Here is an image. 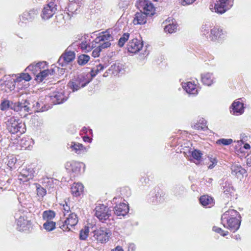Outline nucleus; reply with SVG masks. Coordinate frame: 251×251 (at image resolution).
Masks as SVG:
<instances>
[{
	"instance_id": "nucleus-1",
	"label": "nucleus",
	"mask_w": 251,
	"mask_h": 251,
	"mask_svg": "<svg viewBox=\"0 0 251 251\" xmlns=\"http://www.w3.org/2000/svg\"><path fill=\"white\" fill-rule=\"evenodd\" d=\"M240 219L241 216L237 211L229 209L222 215L221 223L225 227L234 232L240 227Z\"/></svg>"
},
{
	"instance_id": "nucleus-2",
	"label": "nucleus",
	"mask_w": 251,
	"mask_h": 251,
	"mask_svg": "<svg viewBox=\"0 0 251 251\" xmlns=\"http://www.w3.org/2000/svg\"><path fill=\"white\" fill-rule=\"evenodd\" d=\"M91 81L90 75L89 74L82 73L74 76L68 83V87L75 92L81 88L85 87Z\"/></svg>"
},
{
	"instance_id": "nucleus-3",
	"label": "nucleus",
	"mask_w": 251,
	"mask_h": 251,
	"mask_svg": "<svg viewBox=\"0 0 251 251\" xmlns=\"http://www.w3.org/2000/svg\"><path fill=\"white\" fill-rule=\"evenodd\" d=\"M6 129L11 133L15 134L20 132L21 134L25 132V126L19 120L14 117H9L5 119Z\"/></svg>"
},
{
	"instance_id": "nucleus-4",
	"label": "nucleus",
	"mask_w": 251,
	"mask_h": 251,
	"mask_svg": "<svg viewBox=\"0 0 251 251\" xmlns=\"http://www.w3.org/2000/svg\"><path fill=\"white\" fill-rule=\"evenodd\" d=\"M16 219L17 229L20 231H28L32 228V222L27 217L25 212L16 213L15 215Z\"/></svg>"
},
{
	"instance_id": "nucleus-5",
	"label": "nucleus",
	"mask_w": 251,
	"mask_h": 251,
	"mask_svg": "<svg viewBox=\"0 0 251 251\" xmlns=\"http://www.w3.org/2000/svg\"><path fill=\"white\" fill-rule=\"evenodd\" d=\"M93 233V239L101 244L107 243L111 235L110 230L105 228H100L95 230Z\"/></svg>"
},
{
	"instance_id": "nucleus-6",
	"label": "nucleus",
	"mask_w": 251,
	"mask_h": 251,
	"mask_svg": "<svg viewBox=\"0 0 251 251\" xmlns=\"http://www.w3.org/2000/svg\"><path fill=\"white\" fill-rule=\"evenodd\" d=\"M95 210V216L102 223H105L111 216V210L104 204H98Z\"/></svg>"
},
{
	"instance_id": "nucleus-7",
	"label": "nucleus",
	"mask_w": 251,
	"mask_h": 251,
	"mask_svg": "<svg viewBox=\"0 0 251 251\" xmlns=\"http://www.w3.org/2000/svg\"><path fill=\"white\" fill-rule=\"evenodd\" d=\"M137 8L146 15H152L155 11V8L152 3L149 0H139L137 2Z\"/></svg>"
},
{
	"instance_id": "nucleus-8",
	"label": "nucleus",
	"mask_w": 251,
	"mask_h": 251,
	"mask_svg": "<svg viewBox=\"0 0 251 251\" xmlns=\"http://www.w3.org/2000/svg\"><path fill=\"white\" fill-rule=\"evenodd\" d=\"M13 78L10 75H5L2 79H0V89L1 91H3L8 93L15 88V84Z\"/></svg>"
},
{
	"instance_id": "nucleus-9",
	"label": "nucleus",
	"mask_w": 251,
	"mask_h": 251,
	"mask_svg": "<svg viewBox=\"0 0 251 251\" xmlns=\"http://www.w3.org/2000/svg\"><path fill=\"white\" fill-rule=\"evenodd\" d=\"M112 40L113 37L109 32H101L95 39V42L99 43L100 47L103 49L109 47Z\"/></svg>"
},
{
	"instance_id": "nucleus-10",
	"label": "nucleus",
	"mask_w": 251,
	"mask_h": 251,
	"mask_svg": "<svg viewBox=\"0 0 251 251\" xmlns=\"http://www.w3.org/2000/svg\"><path fill=\"white\" fill-rule=\"evenodd\" d=\"M78 221V217L75 213H70L60 228L64 231L70 230V227L75 226Z\"/></svg>"
},
{
	"instance_id": "nucleus-11",
	"label": "nucleus",
	"mask_w": 251,
	"mask_h": 251,
	"mask_svg": "<svg viewBox=\"0 0 251 251\" xmlns=\"http://www.w3.org/2000/svg\"><path fill=\"white\" fill-rule=\"evenodd\" d=\"M10 109L15 111H24L29 112L31 111L30 103L26 100H22L17 102H11Z\"/></svg>"
},
{
	"instance_id": "nucleus-12",
	"label": "nucleus",
	"mask_w": 251,
	"mask_h": 251,
	"mask_svg": "<svg viewBox=\"0 0 251 251\" xmlns=\"http://www.w3.org/2000/svg\"><path fill=\"white\" fill-rule=\"evenodd\" d=\"M75 53L74 51L66 50L60 57L57 63L61 67H65L75 59Z\"/></svg>"
},
{
	"instance_id": "nucleus-13",
	"label": "nucleus",
	"mask_w": 251,
	"mask_h": 251,
	"mask_svg": "<svg viewBox=\"0 0 251 251\" xmlns=\"http://www.w3.org/2000/svg\"><path fill=\"white\" fill-rule=\"evenodd\" d=\"M56 5L52 2H50L45 5L42 10L41 17L44 20H48L55 13L56 11Z\"/></svg>"
},
{
	"instance_id": "nucleus-14",
	"label": "nucleus",
	"mask_w": 251,
	"mask_h": 251,
	"mask_svg": "<svg viewBox=\"0 0 251 251\" xmlns=\"http://www.w3.org/2000/svg\"><path fill=\"white\" fill-rule=\"evenodd\" d=\"M143 46V42L141 40L134 38L128 42L127 50L130 53H136L141 50Z\"/></svg>"
},
{
	"instance_id": "nucleus-15",
	"label": "nucleus",
	"mask_w": 251,
	"mask_h": 251,
	"mask_svg": "<svg viewBox=\"0 0 251 251\" xmlns=\"http://www.w3.org/2000/svg\"><path fill=\"white\" fill-rule=\"evenodd\" d=\"M48 98L50 99L51 102L54 104L63 103L67 100V97L64 96V91L62 90L56 91L53 92Z\"/></svg>"
},
{
	"instance_id": "nucleus-16",
	"label": "nucleus",
	"mask_w": 251,
	"mask_h": 251,
	"mask_svg": "<svg viewBox=\"0 0 251 251\" xmlns=\"http://www.w3.org/2000/svg\"><path fill=\"white\" fill-rule=\"evenodd\" d=\"M47 67L45 61L39 62L37 63H32L29 65L25 70L26 72H31L33 74H37Z\"/></svg>"
},
{
	"instance_id": "nucleus-17",
	"label": "nucleus",
	"mask_w": 251,
	"mask_h": 251,
	"mask_svg": "<svg viewBox=\"0 0 251 251\" xmlns=\"http://www.w3.org/2000/svg\"><path fill=\"white\" fill-rule=\"evenodd\" d=\"M162 25L164 27V31H174L178 29L176 21L170 17L164 21Z\"/></svg>"
},
{
	"instance_id": "nucleus-18",
	"label": "nucleus",
	"mask_w": 251,
	"mask_h": 251,
	"mask_svg": "<svg viewBox=\"0 0 251 251\" xmlns=\"http://www.w3.org/2000/svg\"><path fill=\"white\" fill-rule=\"evenodd\" d=\"M230 111L233 115H240L244 112V104L239 99L235 100L230 107Z\"/></svg>"
},
{
	"instance_id": "nucleus-19",
	"label": "nucleus",
	"mask_w": 251,
	"mask_h": 251,
	"mask_svg": "<svg viewBox=\"0 0 251 251\" xmlns=\"http://www.w3.org/2000/svg\"><path fill=\"white\" fill-rule=\"evenodd\" d=\"M230 0H218L215 5L216 12L222 14L225 12L231 5L229 4Z\"/></svg>"
},
{
	"instance_id": "nucleus-20",
	"label": "nucleus",
	"mask_w": 251,
	"mask_h": 251,
	"mask_svg": "<svg viewBox=\"0 0 251 251\" xmlns=\"http://www.w3.org/2000/svg\"><path fill=\"white\" fill-rule=\"evenodd\" d=\"M54 71L53 68L49 70L46 68L39 73H38L35 78L36 81L38 82H41L46 79V78L49 75H53Z\"/></svg>"
},
{
	"instance_id": "nucleus-21",
	"label": "nucleus",
	"mask_w": 251,
	"mask_h": 251,
	"mask_svg": "<svg viewBox=\"0 0 251 251\" xmlns=\"http://www.w3.org/2000/svg\"><path fill=\"white\" fill-rule=\"evenodd\" d=\"M128 205L125 203L116 205L114 209V213L117 216H125L128 212Z\"/></svg>"
},
{
	"instance_id": "nucleus-22",
	"label": "nucleus",
	"mask_w": 251,
	"mask_h": 251,
	"mask_svg": "<svg viewBox=\"0 0 251 251\" xmlns=\"http://www.w3.org/2000/svg\"><path fill=\"white\" fill-rule=\"evenodd\" d=\"M231 173L233 175L236 176L237 178L241 179L243 177L244 175L246 173V171L241 166L233 164L231 166Z\"/></svg>"
},
{
	"instance_id": "nucleus-23",
	"label": "nucleus",
	"mask_w": 251,
	"mask_h": 251,
	"mask_svg": "<svg viewBox=\"0 0 251 251\" xmlns=\"http://www.w3.org/2000/svg\"><path fill=\"white\" fill-rule=\"evenodd\" d=\"M182 87L188 94L196 95L198 93V89L196 84L192 82L183 83Z\"/></svg>"
},
{
	"instance_id": "nucleus-24",
	"label": "nucleus",
	"mask_w": 251,
	"mask_h": 251,
	"mask_svg": "<svg viewBox=\"0 0 251 251\" xmlns=\"http://www.w3.org/2000/svg\"><path fill=\"white\" fill-rule=\"evenodd\" d=\"M70 148L72 151H75L77 154H82L86 152L88 149L84 147L82 144L78 143L72 142L70 145Z\"/></svg>"
},
{
	"instance_id": "nucleus-25",
	"label": "nucleus",
	"mask_w": 251,
	"mask_h": 251,
	"mask_svg": "<svg viewBox=\"0 0 251 251\" xmlns=\"http://www.w3.org/2000/svg\"><path fill=\"white\" fill-rule=\"evenodd\" d=\"M71 192L74 196H80L83 194L84 187L81 183H74L71 187Z\"/></svg>"
},
{
	"instance_id": "nucleus-26",
	"label": "nucleus",
	"mask_w": 251,
	"mask_h": 251,
	"mask_svg": "<svg viewBox=\"0 0 251 251\" xmlns=\"http://www.w3.org/2000/svg\"><path fill=\"white\" fill-rule=\"evenodd\" d=\"M84 166L85 165L82 163L73 161L67 163L66 167L67 169H70L73 172L78 173L80 172L81 167Z\"/></svg>"
},
{
	"instance_id": "nucleus-27",
	"label": "nucleus",
	"mask_w": 251,
	"mask_h": 251,
	"mask_svg": "<svg viewBox=\"0 0 251 251\" xmlns=\"http://www.w3.org/2000/svg\"><path fill=\"white\" fill-rule=\"evenodd\" d=\"M201 80L204 84L210 86L214 83V78L212 73H205L201 75Z\"/></svg>"
},
{
	"instance_id": "nucleus-28",
	"label": "nucleus",
	"mask_w": 251,
	"mask_h": 251,
	"mask_svg": "<svg viewBox=\"0 0 251 251\" xmlns=\"http://www.w3.org/2000/svg\"><path fill=\"white\" fill-rule=\"evenodd\" d=\"M37 12L36 11H30L28 12L24 13L23 15L20 16V19L22 23L26 22V21H31L35 18Z\"/></svg>"
},
{
	"instance_id": "nucleus-29",
	"label": "nucleus",
	"mask_w": 251,
	"mask_h": 251,
	"mask_svg": "<svg viewBox=\"0 0 251 251\" xmlns=\"http://www.w3.org/2000/svg\"><path fill=\"white\" fill-rule=\"evenodd\" d=\"M146 14L142 12L136 13L133 20L134 25H141L145 24L146 22Z\"/></svg>"
},
{
	"instance_id": "nucleus-30",
	"label": "nucleus",
	"mask_w": 251,
	"mask_h": 251,
	"mask_svg": "<svg viewBox=\"0 0 251 251\" xmlns=\"http://www.w3.org/2000/svg\"><path fill=\"white\" fill-rule=\"evenodd\" d=\"M200 201L203 206L208 207H210L213 204V199L208 195L201 197Z\"/></svg>"
},
{
	"instance_id": "nucleus-31",
	"label": "nucleus",
	"mask_w": 251,
	"mask_h": 251,
	"mask_svg": "<svg viewBox=\"0 0 251 251\" xmlns=\"http://www.w3.org/2000/svg\"><path fill=\"white\" fill-rule=\"evenodd\" d=\"M55 213L52 210H46L43 212L42 218L45 222L53 221L55 218Z\"/></svg>"
},
{
	"instance_id": "nucleus-32",
	"label": "nucleus",
	"mask_w": 251,
	"mask_h": 251,
	"mask_svg": "<svg viewBox=\"0 0 251 251\" xmlns=\"http://www.w3.org/2000/svg\"><path fill=\"white\" fill-rule=\"evenodd\" d=\"M224 34L222 32H206L205 35L212 41H220Z\"/></svg>"
},
{
	"instance_id": "nucleus-33",
	"label": "nucleus",
	"mask_w": 251,
	"mask_h": 251,
	"mask_svg": "<svg viewBox=\"0 0 251 251\" xmlns=\"http://www.w3.org/2000/svg\"><path fill=\"white\" fill-rule=\"evenodd\" d=\"M223 193L226 195L227 197L229 196H231V194L233 192V188L231 186V184H230L228 182H225L223 183Z\"/></svg>"
},
{
	"instance_id": "nucleus-34",
	"label": "nucleus",
	"mask_w": 251,
	"mask_h": 251,
	"mask_svg": "<svg viewBox=\"0 0 251 251\" xmlns=\"http://www.w3.org/2000/svg\"><path fill=\"white\" fill-rule=\"evenodd\" d=\"M192 127L194 129L198 130H204L207 128L206 122L203 118L200 119L197 123L193 126Z\"/></svg>"
},
{
	"instance_id": "nucleus-35",
	"label": "nucleus",
	"mask_w": 251,
	"mask_h": 251,
	"mask_svg": "<svg viewBox=\"0 0 251 251\" xmlns=\"http://www.w3.org/2000/svg\"><path fill=\"white\" fill-rule=\"evenodd\" d=\"M110 68L111 70L112 71L113 74L117 75L124 70V65L120 62H116L112 65Z\"/></svg>"
},
{
	"instance_id": "nucleus-36",
	"label": "nucleus",
	"mask_w": 251,
	"mask_h": 251,
	"mask_svg": "<svg viewBox=\"0 0 251 251\" xmlns=\"http://www.w3.org/2000/svg\"><path fill=\"white\" fill-rule=\"evenodd\" d=\"M43 227L48 232H50L56 228V223L54 221L45 222Z\"/></svg>"
},
{
	"instance_id": "nucleus-37",
	"label": "nucleus",
	"mask_w": 251,
	"mask_h": 251,
	"mask_svg": "<svg viewBox=\"0 0 251 251\" xmlns=\"http://www.w3.org/2000/svg\"><path fill=\"white\" fill-rule=\"evenodd\" d=\"M31 175L26 170H23L19 176V179L23 182H26L31 178Z\"/></svg>"
},
{
	"instance_id": "nucleus-38",
	"label": "nucleus",
	"mask_w": 251,
	"mask_h": 251,
	"mask_svg": "<svg viewBox=\"0 0 251 251\" xmlns=\"http://www.w3.org/2000/svg\"><path fill=\"white\" fill-rule=\"evenodd\" d=\"M104 68V66L101 64H99L98 65H97L96 67H94L91 70V74H89L90 75L91 80L92 78L95 76L98 73L102 71Z\"/></svg>"
},
{
	"instance_id": "nucleus-39",
	"label": "nucleus",
	"mask_w": 251,
	"mask_h": 251,
	"mask_svg": "<svg viewBox=\"0 0 251 251\" xmlns=\"http://www.w3.org/2000/svg\"><path fill=\"white\" fill-rule=\"evenodd\" d=\"M35 185L36 187V193L38 197L42 199L46 195V190L38 183H35Z\"/></svg>"
},
{
	"instance_id": "nucleus-40",
	"label": "nucleus",
	"mask_w": 251,
	"mask_h": 251,
	"mask_svg": "<svg viewBox=\"0 0 251 251\" xmlns=\"http://www.w3.org/2000/svg\"><path fill=\"white\" fill-rule=\"evenodd\" d=\"M89 233V228L88 226H84L81 229L79 233V238L82 240H85L88 237Z\"/></svg>"
},
{
	"instance_id": "nucleus-41",
	"label": "nucleus",
	"mask_w": 251,
	"mask_h": 251,
	"mask_svg": "<svg viewBox=\"0 0 251 251\" xmlns=\"http://www.w3.org/2000/svg\"><path fill=\"white\" fill-rule=\"evenodd\" d=\"M90 58V56L88 55H80L78 57L77 63L80 65H84L89 61Z\"/></svg>"
},
{
	"instance_id": "nucleus-42",
	"label": "nucleus",
	"mask_w": 251,
	"mask_h": 251,
	"mask_svg": "<svg viewBox=\"0 0 251 251\" xmlns=\"http://www.w3.org/2000/svg\"><path fill=\"white\" fill-rule=\"evenodd\" d=\"M129 37V34L128 33H125L120 38L118 41V45L120 47H122L124 46L125 43L128 40Z\"/></svg>"
},
{
	"instance_id": "nucleus-43",
	"label": "nucleus",
	"mask_w": 251,
	"mask_h": 251,
	"mask_svg": "<svg viewBox=\"0 0 251 251\" xmlns=\"http://www.w3.org/2000/svg\"><path fill=\"white\" fill-rule=\"evenodd\" d=\"M233 141L231 139H220L217 141L216 143L219 145H229L232 143Z\"/></svg>"
},
{
	"instance_id": "nucleus-44",
	"label": "nucleus",
	"mask_w": 251,
	"mask_h": 251,
	"mask_svg": "<svg viewBox=\"0 0 251 251\" xmlns=\"http://www.w3.org/2000/svg\"><path fill=\"white\" fill-rule=\"evenodd\" d=\"M201 155H202L201 152L199 150H195L191 152L192 157L194 159H195L198 161L200 160L201 159Z\"/></svg>"
},
{
	"instance_id": "nucleus-45",
	"label": "nucleus",
	"mask_w": 251,
	"mask_h": 251,
	"mask_svg": "<svg viewBox=\"0 0 251 251\" xmlns=\"http://www.w3.org/2000/svg\"><path fill=\"white\" fill-rule=\"evenodd\" d=\"M10 101L8 100H4L0 104V108L2 110H5L10 108Z\"/></svg>"
},
{
	"instance_id": "nucleus-46",
	"label": "nucleus",
	"mask_w": 251,
	"mask_h": 251,
	"mask_svg": "<svg viewBox=\"0 0 251 251\" xmlns=\"http://www.w3.org/2000/svg\"><path fill=\"white\" fill-rule=\"evenodd\" d=\"M102 49H103L101 48L99 45L98 47L93 50L92 53V56L95 58L99 56L100 52Z\"/></svg>"
},
{
	"instance_id": "nucleus-47",
	"label": "nucleus",
	"mask_w": 251,
	"mask_h": 251,
	"mask_svg": "<svg viewBox=\"0 0 251 251\" xmlns=\"http://www.w3.org/2000/svg\"><path fill=\"white\" fill-rule=\"evenodd\" d=\"M163 200V196H161L160 193L158 192L155 194V198H153L151 201L152 203H157L162 201Z\"/></svg>"
},
{
	"instance_id": "nucleus-48",
	"label": "nucleus",
	"mask_w": 251,
	"mask_h": 251,
	"mask_svg": "<svg viewBox=\"0 0 251 251\" xmlns=\"http://www.w3.org/2000/svg\"><path fill=\"white\" fill-rule=\"evenodd\" d=\"M62 210H63L64 215L66 216V214L69 213L70 211V206L69 205L67 202L65 201L64 203L62 204Z\"/></svg>"
},
{
	"instance_id": "nucleus-49",
	"label": "nucleus",
	"mask_w": 251,
	"mask_h": 251,
	"mask_svg": "<svg viewBox=\"0 0 251 251\" xmlns=\"http://www.w3.org/2000/svg\"><path fill=\"white\" fill-rule=\"evenodd\" d=\"M213 230L217 233L220 234L221 235L223 236L226 235L228 233L227 231H224L221 228L217 226H214L213 227Z\"/></svg>"
},
{
	"instance_id": "nucleus-50",
	"label": "nucleus",
	"mask_w": 251,
	"mask_h": 251,
	"mask_svg": "<svg viewBox=\"0 0 251 251\" xmlns=\"http://www.w3.org/2000/svg\"><path fill=\"white\" fill-rule=\"evenodd\" d=\"M197 0H179V2L181 5L183 6H188L192 4Z\"/></svg>"
},
{
	"instance_id": "nucleus-51",
	"label": "nucleus",
	"mask_w": 251,
	"mask_h": 251,
	"mask_svg": "<svg viewBox=\"0 0 251 251\" xmlns=\"http://www.w3.org/2000/svg\"><path fill=\"white\" fill-rule=\"evenodd\" d=\"M30 106H31V105H30ZM41 107V104L40 103L38 102V101H35V102H33L32 105V107H32H34L35 108V110L37 111H43L44 110L42 109L43 108V107Z\"/></svg>"
},
{
	"instance_id": "nucleus-52",
	"label": "nucleus",
	"mask_w": 251,
	"mask_h": 251,
	"mask_svg": "<svg viewBox=\"0 0 251 251\" xmlns=\"http://www.w3.org/2000/svg\"><path fill=\"white\" fill-rule=\"evenodd\" d=\"M12 76L13 77L14 76L15 77V78H13V79L14 81V83L15 84L17 82H18V83L21 82V81H22L23 80L20 74H17V75L13 74V75H12Z\"/></svg>"
},
{
	"instance_id": "nucleus-53",
	"label": "nucleus",
	"mask_w": 251,
	"mask_h": 251,
	"mask_svg": "<svg viewBox=\"0 0 251 251\" xmlns=\"http://www.w3.org/2000/svg\"><path fill=\"white\" fill-rule=\"evenodd\" d=\"M20 75L21 77H22V79L23 80H25L26 81H28L31 80V77L30 75L27 73H21L20 74Z\"/></svg>"
},
{
	"instance_id": "nucleus-54",
	"label": "nucleus",
	"mask_w": 251,
	"mask_h": 251,
	"mask_svg": "<svg viewBox=\"0 0 251 251\" xmlns=\"http://www.w3.org/2000/svg\"><path fill=\"white\" fill-rule=\"evenodd\" d=\"M210 164L208 166V168L211 169L215 166L217 164V161L215 158H210Z\"/></svg>"
},
{
	"instance_id": "nucleus-55",
	"label": "nucleus",
	"mask_w": 251,
	"mask_h": 251,
	"mask_svg": "<svg viewBox=\"0 0 251 251\" xmlns=\"http://www.w3.org/2000/svg\"><path fill=\"white\" fill-rule=\"evenodd\" d=\"M26 142H29V141L26 140V139H23L21 140V144L22 146V147L25 148V149H27L29 147V145H28V144H26Z\"/></svg>"
},
{
	"instance_id": "nucleus-56",
	"label": "nucleus",
	"mask_w": 251,
	"mask_h": 251,
	"mask_svg": "<svg viewBox=\"0 0 251 251\" xmlns=\"http://www.w3.org/2000/svg\"><path fill=\"white\" fill-rule=\"evenodd\" d=\"M83 141L85 142H88V143H91V141H92V139L90 138L89 136H85L83 137Z\"/></svg>"
},
{
	"instance_id": "nucleus-57",
	"label": "nucleus",
	"mask_w": 251,
	"mask_h": 251,
	"mask_svg": "<svg viewBox=\"0 0 251 251\" xmlns=\"http://www.w3.org/2000/svg\"><path fill=\"white\" fill-rule=\"evenodd\" d=\"M111 251H124L123 248L121 246H117L115 249L112 250Z\"/></svg>"
},
{
	"instance_id": "nucleus-58",
	"label": "nucleus",
	"mask_w": 251,
	"mask_h": 251,
	"mask_svg": "<svg viewBox=\"0 0 251 251\" xmlns=\"http://www.w3.org/2000/svg\"><path fill=\"white\" fill-rule=\"evenodd\" d=\"M244 148L246 149H249L250 148V146L249 144H245L244 146Z\"/></svg>"
},
{
	"instance_id": "nucleus-59",
	"label": "nucleus",
	"mask_w": 251,
	"mask_h": 251,
	"mask_svg": "<svg viewBox=\"0 0 251 251\" xmlns=\"http://www.w3.org/2000/svg\"><path fill=\"white\" fill-rule=\"evenodd\" d=\"M85 49L89 51L90 50V47L89 46L88 47L87 46L85 47Z\"/></svg>"
},
{
	"instance_id": "nucleus-60",
	"label": "nucleus",
	"mask_w": 251,
	"mask_h": 251,
	"mask_svg": "<svg viewBox=\"0 0 251 251\" xmlns=\"http://www.w3.org/2000/svg\"><path fill=\"white\" fill-rule=\"evenodd\" d=\"M129 247H131L132 250H133L134 248V244H130Z\"/></svg>"
},
{
	"instance_id": "nucleus-61",
	"label": "nucleus",
	"mask_w": 251,
	"mask_h": 251,
	"mask_svg": "<svg viewBox=\"0 0 251 251\" xmlns=\"http://www.w3.org/2000/svg\"><path fill=\"white\" fill-rule=\"evenodd\" d=\"M11 164L10 163V161L8 162V165H11Z\"/></svg>"
},
{
	"instance_id": "nucleus-62",
	"label": "nucleus",
	"mask_w": 251,
	"mask_h": 251,
	"mask_svg": "<svg viewBox=\"0 0 251 251\" xmlns=\"http://www.w3.org/2000/svg\"><path fill=\"white\" fill-rule=\"evenodd\" d=\"M81 48H84V47H83V45H82V46H81Z\"/></svg>"
},
{
	"instance_id": "nucleus-63",
	"label": "nucleus",
	"mask_w": 251,
	"mask_h": 251,
	"mask_svg": "<svg viewBox=\"0 0 251 251\" xmlns=\"http://www.w3.org/2000/svg\"><path fill=\"white\" fill-rule=\"evenodd\" d=\"M89 131H90V132H91V131H92V130H91V129H89Z\"/></svg>"
},
{
	"instance_id": "nucleus-64",
	"label": "nucleus",
	"mask_w": 251,
	"mask_h": 251,
	"mask_svg": "<svg viewBox=\"0 0 251 251\" xmlns=\"http://www.w3.org/2000/svg\"><path fill=\"white\" fill-rule=\"evenodd\" d=\"M155 1H156L157 0H154Z\"/></svg>"
}]
</instances>
